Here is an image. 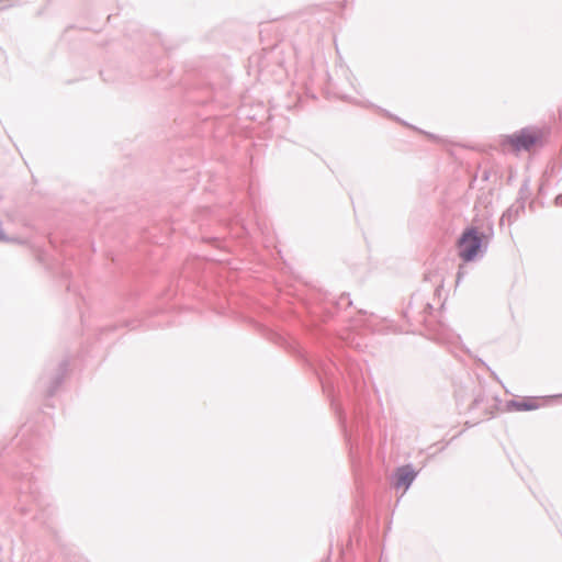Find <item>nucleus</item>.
Returning a JSON list of instances; mask_svg holds the SVG:
<instances>
[{"label": "nucleus", "mask_w": 562, "mask_h": 562, "mask_svg": "<svg viewBox=\"0 0 562 562\" xmlns=\"http://www.w3.org/2000/svg\"><path fill=\"white\" fill-rule=\"evenodd\" d=\"M516 407L521 411H533L539 407V405L533 400H526L516 404Z\"/></svg>", "instance_id": "20e7f679"}, {"label": "nucleus", "mask_w": 562, "mask_h": 562, "mask_svg": "<svg viewBox=\"0 0 562 562\" xmlns=\"http://www.w3.org/2000/svg\"><path fill=\"white\" fill-rule=\"evenodd\" d=\"M416 477V472L409 465L400 468L396 471V486L407 490Z\"/></svg>", "instance_id": "7ed1b4c3"}, {"label": "nucleus", "mask_w": 562, "mask_h": 562, "mask_svg": "<svg viewBox=\"0 0 562 562\" xmlns=\"http://www.w3.org/2000/svg\"><path fill=\"white\" fill-rule=\"evenodd\" d=\"M483 235L476 228H468L458 240V251L460 258L468 262L477 255Z\"/></svg>", "instance_id": "f03ea898"}, {"label": "nucleus", "mask_w": 562, "mask_h": 562, "mask_svg": "<svg viewBox=\"0 0 562 562\" xmlns=\"http://www.w3.org/2000/svg\"><path fill=\"white\" fill-rule=\"evenodd\" d=\"M547 133L542 128L526 127L507 135L502 140L505 150L518 154L521 150L530 151L543 145Z\"/></svg>", "instance_id": "f257e3e1"}]
</instances>
